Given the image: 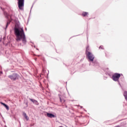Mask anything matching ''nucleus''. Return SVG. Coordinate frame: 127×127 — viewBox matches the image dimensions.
<instances>
[{"instance_id": "obj_15", "label": "nucleus", "mask_w": 127, "mask_h": 127, "mask_svg": "<svg viewBox=\"0 0 127 127\" xmlns=\"http://www.w3.org/2000/svg\"><path fill=\"white\" fill-rule=\"evenodd\" d=\"M10 23V22H7V24H6V27H7V26L8 25V24H9Z\"/></svg>"}, {"instance_id": "obj_3", "label": "nucleus", "mask_w": 127, "mask_h": 127, "mask_svg": "<svg viewBox=\"0 0 127 127\" xmlns=\"http://www.w3.org/2000/svg\"><path fill=\"white\" fill-rule=\"evenodd\" d=\"M86 58H87L89 62H93L95 59V56L92 53H87L86 54Z\"/></svg>"}, {"instance_id": "obj_13", "label": "nucleus", "mask_w": 127, "mask_h": 127, "mask_svg": "<svg viewBox=\"0 0 127 127\" xmlns=\"http://www.w3.org/2000/svg\"><path fill=\"white\" fill-rule=\"evenodd\" d=\"M30 100L31 101V102H33V103H34V102H37L36 100H34L30 98Z\"/></svg>"}, {"instance_id": "obj_10", "label": "nucleus", "mask_w": 127, "mask_h": 127, "mask_svg": "<svg viewBox=\"0 0 127 127\" xmlns=\"http://www.w3.org/2000/svg\"><path fill=\"white\" fill-rule=\"evenodd\" d=\"M90 49H89V46H87L86 51H85V54H87L88 53H91L89 51Z\"/></svg>"}, {"instance_id": "obj_20", "label": "nucleus", "mask_w": 127, "mask_h": 127, "mask_svg": "<svg viewBox=\"0 0 127 127\" xmlns=\"http://www.w3.org/2000/svg\"><path fill=\"white\" fill-rule=\"evenodd\" d=\"M4 14H5V12H4Z\"/></svg>"}, {"instance_id": "obj_14", "label": "nucleus", "mask_w": 127, "mask_h": 127, "mask_svg": "<svg viewBox=\"0 0 127 127\" xmlns=\"http://www.w3.org/2000/svg\"><path fill=\"white\" fill-rule=\"evenodd\" d=\"M99 49H104V47H103V46H100L99 47Z\"/></svg>"}, {"instance_id": "obj_12", "label": "nucleus", "mask_w": 127, "mask_h": 127, "mask_svg": "<svg viewBox=\"0 0 127 127\" xmlns=\"http://www.w3.org/2000/svg\"><path fill=\"white\" fill-rule=\"evenodd\" d=\"M59 96H60V102L62 103H65V100L64 99H62L61 97H60V95H59Z\"/></svg>"}, {"instance_id": "obj_16", "label": "nucleus", "mask_w": 127, "mask_h": 127, "mask_svg": "<svg viewBox=\"0 0 127 127\" xmlns=\"http://www.w3.org/2000/svg\"><path fill=\"white\" fill-rule=\"evenodd\" d=\"M81 109L83 108V106H80Z\"/></svg>"}, {"instance_id": "obj_9", "label": "nucleus", "mask_w": 127, "mask_h": 127, "mask_svg": "<svg viewBox=\"0 0 127 127\" xmlns=\"http://www.w3.org/2000/svg\"><path fill=\"white\" fill-rule=\"evenodd\" d=\"M1 104L2 105H3V106H4V107H5V108H6V110H9V107H8V106L7 105H6L5 104H4L3 103H1Z\"/></svg>"}, {"instance_id": "obj_19", "label": "nucleus", "mask_w": 127, "mask_h": 127, "mask_svg": "<svg viewBox=\"0 0 127 127\" xmlns=\"http://www.w3.org/2000/svg\"><path fill=\"white\" fill-rule=\"evenodd\" d=\"M84 111H85V112H87V110H85V109H84Z\"/></svg>"}, {"instance_id": "obj_11", "label": "nucleus", "mask_w": 127, "mask_h": 127, "mask_svg": "<svg viewBox=\"0 0 127 127\" xmlns=\"http://www.w3.org/2000/svg\"><path fill=\"white\" fill-rule=\"evenodd\" d=\"M89 13H88V12H83L82 13V16H86L87 15V14H88Z\"/></svg>"}, {"instance_id": "obj_7", "label": "nucleus", "mask_w": 127, "mask_h": 127, "mask_svg": "<svg viewBox=\"0 0 127 127\" xmlns=\"http://www.w3.org/2000/svg\"><path fill=\"white\" fill-rule=\"evenodd\" d=\"M92 63V65L94 66H97L98 64V62L96 60H94L93 62H90Z\"/></svg>"}, {"instance_id": "obj_1", "label": "nucleus", "mask_w": 127, "mask_h": 127, "mask_svg": "<svg viewBox=\"0 0 127 127\" xmlns=\"http://www.w3.org/2000/svg\"><path fill=\"white\" fill-rule=\"evenodd\" d=\"M14 34L16 37V41H20L21 40L24 44L26 43V38L25 37V34L23 28H15Z\"/></svg>"}, {"instance_id": "obj_8", "label": "nucleus", "mask_w": 127, "mask_h": 127, "mask_svg": "<svg viewBox=\"0 0 127 127\" xmlns=\"http://www.w3.org/2000/svg\"><path fill=\"white\" fill-rule=\"evenodd\" d=\"M23 115L27 121H28V120H29V118H28V116H27V115H26V113H23Z\"/></svg>"}, {"instance_id": "obj_6", "label": "nucleus", "mask_w": 127, "mask_h": 127, "mask_svg": "<svg viewBox=\"0 0 127 127\" xmlns=\"http://www.w3.org/2000/svg\"><path fill=\"white\" fill-rule=\"evenodd\" d=\"M48 118H50L51 119L57 118L56 115H55L54 114L52 113H48Z\"/></svg>"}, {"instance_id": "obj_18", "label": "nucleus", "mask_w": 127, "mask_h": 127, "mask_svg": "<svg viewBox=\"0 0 127 127\" xmlns=\"http://www.w3.org/2000/svg\"><path fill=\"white\" fill-rule=\"evenodd\" d=\"M47 116H48V113H47Z\"/></svg>"}, {"instance_id": "obj_5", "label": "nucleus", "mask_w": 127, "mask_h": 127, "mask_svg": "<svg viewBox=\"0 0 127 127\" xmlns=\"http://www.w3.org/2000/svg\"><path fill=\"white\" fill-rule=\"evenodd\" d=\"M8 78H9L11 80L13 81H15L17 80L19 77V75L17 74V73H13L12 75H9L8 76Z\"/></svg>"}, {"instance_id": "obj_2", "label": "nucleus", "mask_w": 127, "mask_h": 127, "mask_svg": "<svg viewBox=\"0 0 127 127\" xmlns=\"http://www.w3.org/2000/svg\"><path fill=\"white\" fill-rule=\"evenodd\" d=\"M120 78H121V81H124L125 78L124 77L123 74H121L119 73H115L112 76V79L113 81H115V82H118L119 84L120 85V86H121V83H120V80H119Z\"/></svg>"}, {"instance_id": "obj_4", "label": "nucleus", "mask_w": 127, "mask_h": 127, "mask_svg": "<svg viewBox=\"0 0 127 127\" xmlns=\"http://www.w3.org/2000/svg\"><path fill=\"white\" fill-rule=\"evenodd\" d=\"M18 6L20 10H23V7H24V0H18Z\"/></svg>"}, {"instance_id": "obj_17", "label": "nucleus", "mask_w": 127, "mask_h": 127, "mask_svg": "<svg viewBox=\"0 0 127 127\" xmlns=\"http://www.w3.org/2000/svg\"><path fill=\"white\" fill-rule=\"evenodd\" d=\"M7 16H8V15H7V14H6V17H7Z\"/></svg>"}]
</instances>
